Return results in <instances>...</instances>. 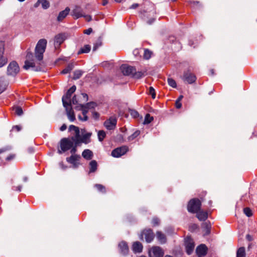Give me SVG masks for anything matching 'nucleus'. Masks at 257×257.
Returning <instances> with one entry per match:
<instances>
[{"label": "nucleus", "instance_id": "nucleus-22", "mask_svg": "<svg viewBox=\"0 0 257 257\" xmlns=\"http://www.w3.org/2000/svg\"><path fill=\"white\" fill-rule=\"evenodd\" d=\"M64 36L60 34L56 35L54 39V45L55 48L58 47L64 41Z\"/></svg>", "mask_w": 257, "mask_h": 257}, {"label": "nucleus", "instance_id": "nucleus-64", "mask_svg": "<svg viewBox=\"0 0 257 257\" xmlns=\"http://www.w3.org/2000/svg\"><path fill=\"white\" fill-rule=\"evenodd\" d=\"M107 3H108L107 0H103V3H102V5L103 6H105V5H106L107 4Z\"/></svg>", "mask_w": 257, "mask_h": 257}, {"label": "nucleus", "instance_id": "nucleus-33", "mask_svg": "<svg viewBox=\"0 0 257 257\" xmlns=\"http://www.w3.org/2000/svg\"><path fill=\"white\" fill-rule=\"evenodd\" d=\"M245 248L244 247H240L237 251L236 257H245Z\"/></svg>", "mask_w": 257, "mask_h": 257}, {"label": "nucleus", "instance_id": "nucleus-2", "mask_svg": "<svg viewBox=\"0 0 257 257\" xmlns=\"http://www.w3.org/2000/svg\"><path fill=\"white\" fill-rule=\"evenodd\" d=\"M74 144V140L71 138L62 139L60 142L61 150L58 151V153L61 154L62 153L70 150L73 147Z\"/></svg>", "mask_w": 257, "mask_h": 257}, {"label": "nucleus", "instance_id": "nucleus-57", "mask_svg": "<svg viewBox=\"0 0 257 257\" xmlns=\"http://www.w3.org/2000/svg\"><path fill=\"white\" fill-rule=\"evenodd\" d=\"M246 238L248 241H251L252 240V236L249 234H247L246 236Z\"/></svg>", "mask_w": 257, "mask_h": 257}, {"label": "nucleus", "instance_id": "nucleus-7", "mask_svg": "<svg viewBox=\"0 0 257 257\" xmlns=\"http://www.w3.org/2000/svg\"><path fill=\"white\" fill-rule=\"evenodd\" d=\"M19 66L15 61L11 62L7 68V74L8 75L15 76L19 73Z\"/></svg>", "mask_w": 257, "mask_h": 257}, {"label": "nucleus", "instance_id": "nucleus-16", "mask_svg": "<svg viewBox=\"0 0 257 257\" xmlns=\"http://www.w3.org/2000/svg\"><path fill=\"white\" fill-rule=\"evenodd\" d=\"M80 159V155H71V157L66 158L67 161L73 165V168L78 167L79 163L78 161Z\"/></svg>", "mask_w": 257, "mask_h": 257}, {"label": "nucleus", "instance_id": "nucleus-10", "mask_svg": "<svg viewBox=\"0 0 257 257\" xmlns=\"http://www.w3.org/2000/svg\"><path fill=\"white\" fill-rule=\"evenodd\" d=\"M117 119L114 116H111L109 119L106 120L104 122V125L108 130H114L116 125Z\"/></svg>", "mask_w": 257, "mask_h": 257}, {"label": "nucleus", "instance_id": "nucleus-1", "mask_svg": "<svg viewBox=\"0 0 257 257\" xmlns=\"http://www.w3.org/2000/svg\"><path fill=\"white\" fill-rule=\"evenodd\" d=\"M47 43L46 39H40L36 46L34 55L31 52H27L23 67L25 69L32 68L36 71L42 70L44 66L43 54L45 51Z\"/></svg>", "mask_w": 257, "mask_h": 257}, {"label": "nucleus", "instance_id": "nucleus-11", "mask_svg": "<svg viewBox=\"0 0 257 257\" xmlns=\"http://www.w3.org/2000/svg\"><path fill=\"white\" fill-rule=\"evenodd\" d=\"M128 151L126 146H122L113 150L111 152V155L115 158H118L124 155Z\"/></svg>", "mask_w": 257, "mask_h": 257}, {"label": "nucleus", "instance_id": "nucleus-46", "mask_svg": "<svg viewBox=\"0 0 257 257\" xmlns=\"http://www.w3.org/2000/svg\"><path fill=\"white\" fill-rule=\"evenodd\" d=\"M131 114L133 117H134L135 118H137L139 116V114L138 112V111H137L136 110H131Z\"/></svg>", "mask_w": 257, "mask_h": 257}, {"label": "nucleus", "instance_id": "nucleus-63", "mask_svg": "<svg viewBox=\"0 0 257 257\" xmlns=\"http://www.w3.org/2000/svg\"><path fill=\"white\" fill-rule=\"evenodd\" d=\"M22 186H19L17 187V190L19 191H21V189H22Z\"/></svg>", "mask_w": 257, "mask_h": 257}, {"label": "nucleus", "instance_id": "nucleus-29", "mask_svg": "<svg viewBox=\"0 0 257 257\" xmlns=\"http://www.w3.org/2000/svg\"><path fill=\"white\" fill-rule=\"evenodd\" d=\"M157 238L158 240L161 243H164L166 241V238L165 235L160 231L157 232Z\"/></svg>", "mask_w": 257, "mask_h": 257}, {"label": "nucleus", "instance_id": "nucleus-48", "mask_svg": "<svg viewBox=\"0 0 257 257\" xmlns=\"http://www.w3.org/2000/svg\"><path fill=\"white\" fill-rule=\"evenodd\" d=\"M71 104H77V102H78V100L77 99V97H76V95H74L72 100H71Z\"/></svg>", "mask_w": 257, "mask_h": 257}, {"label": "nucleus", "instance_id": "nucleus-58", "mask_svg": "<svg viewBox=\"0 0 257 257\" xmlns=\"http://www.w3.org/2000/svg\"><path fill=\"white\" fill-rule=\"evenodd\" d=\"M154 21H155V19H153V18H152V19H151L149 20L147 22V23H148V24H149V25H151V24H152L153 23H154Z\"/></svg>", "mask_w": 257, "mask_h": 257}, {"label": "nucleus", "instance_id": "nucleus-34", "mask_svg": "<svg viewBox=\"0 0 257 257\" xmlns=\"http://www.w3.org/2000/svg\"><path fill=\"white\" fill-rule=\"evenodd\" d=\"M154 119L153 116H151L150 114L148 113L146 115L143 123L147 124L151 122Z\"/></svg>", "mask_w": 257, "mask_h": 257}, {"label": "nucleus", "instance_id": "nucleus-56", "mask_svg": "<svg viewBox=\"0 0 257 257\" xmlns=\"http://www.w3.org/2000/svg\"><path fill=\"white\" fill-rule=\"evenodd\" d=\"M139 6L138 4H134L130 7L131 9H136Z\"/></svg>", "mask_w": 257, "mask_h": 257}, {"label": "nucleus", "instance_id": "nucleus-47", "mask_svg": "<svg viewBox=\"0 0 257 257\" xmlns=\"http://www.w3.org/2000/svg\"><path fill=\"white\" fill-rule=\"evenodd\" d=\"M152 223L154 226H157L159 223V220L157 218H154L152 220Z\"/></svg>", "mask_w": 257, "mask_h": 257}, {"label": "nucleus", "instance_id": "nucleus-27", "mask_svg": "<svg viewBox=\"0 0 257 257\" xmlns=\"http://www.w3.org/2000/svg\"><path fill=\"white\" fill-rule=\"evenodd\" d=\"M82 157L86 160L91 159L93 153L91 151L88 149H86L83 151L82 154Z\"/></svg>", "mask_w": 257, "mask_h": 257}, {"label": "nucleus", "instance_id": "nucleus-39", "mask_svg": "<svg viewBox=\"0 0 257 257\" xmlns=\"http://www.w3.org/2000/svg\"><path fill=\"white\" fill-rule=\"evenodd\" d=\"M168 83L170 86L173 88H176L177 86L176 81L171 78H168Z\"/></svg>", "mask_w": 257, "mask_h": 257}, {"label": "nucleus", "instance_id": "nucleus-60", "mask_svg": "<svg viewBox=\"0 0 257 257\" xmlns=\"http://www.w3.org/2000/svg\"><path fill=\"white\" fill-rule=\"evenodd\" d=\"M59 165L60 166V167L63 169H65L66 167H64V166L63 165V164L62 162L61 163H59Z\"/></svg>", "mask_w": 257, "mask_h": 257}, {"label": "nucleus", "instance_id": "nucleus-40", "mask_svg": "<svg viewBox=\"0 0 257 257\" xmlns=\"http://www.w3.org/2000/svg\"><path fill=\"white\" fill-rule=\"evenodd\" d=\"M140 135V132L138 131L134 132L132 135L128 137V141H131L135 139Z\"/></svg>", "mask_w": 257, "mask_h": 257}, {"label": "nucleus", "instance_id": "nucleus-3", "mask_svg": "<svg viewBox=\"0 0 257 257\" xmlns=\"http://www.w3.org/2000/svg\"><path fill=\"white\" fill-rule=\"evenodd\" d=\"M96 103L94 102H90L87 103L86 105H80L81 109L82 111V115L83 117L81 115L78 116V118L80 120L82 121H86L88 119V117L86 115L87 112L89 109L94 108L96 106Z\"/></svg>", "mask_w": 257, "mask_h": 257}, {"label": "nucleus", "instance_id": "nucleus-51", "mask_svg": "<svg viewBox=\"0 0 257 257\" xmlns=\"http://www.w3.org/2000/svg\"><path fill=\"white\" fill-rule=\"evenodd\" d=\"M82 17H84L86 21H87V22H90L92 20V18H91V16L90 15H83V16Z\"/></svg>", "mask_w": 257, "mask_h": 257}, {"label": "nucleus", "instance_id": "nucleus-25", "mask_svg": "<svg viewBox=\"0 0 257 257\" xmlns=\"http://www.w3.org/2000/svg\"><path fill=\"white\" fill-rule=\"evenodd\" d=\"M143 249L142 244L139 241L135 242L132 246V250L135 253H140Z\"/></svg>", "mask_w": 257, "mask_h": 257}, {"label": "nucleus", "instance_id": "nucleus-13", "mask_svg": "<svg viewBox=\"0 0 257 257\" xmlns=\"http://www.w3.org/2000/svg\"><path fill=\"white\" fill-rule=\"evenodd\" d=\"M69 131L71 133V134L73 135V136L72 137L71 139L74 140L75 143L80 136L79 128L78 127L74 125H70L69 127Z\"/></svg>", "mask_w": 257, "mask_h": 257}, {"label": "nucleus", "instance_id": "nucleus-53", "mask_svg": "<svg viewBox=\"0 0 257 257\" xmlns=\"http://www.w3.org/2000/svg\"><path fill=\"white\" fill-rule=\"evenodd\" d=\"M92 116L94 118V119H97L99 116V115L98 114V113H97V112H95V111H92Z\"/></svg>", "mask_w": 257, "mask_h": 257}, {"label": "nucleus", "instance_id": "nucleus-35", "mask_svg": "<svg viewBox=\"0 0 257 257\" xmlns=\"http://www.w3.org/2000/svg\"><path fill=\"white\" fill-rule=\"evenodd\" d=\"M98 140L102 142L106 136L105 132L103 131H99L97 133Z\"/></svg>", "mask_w": 257, "mask_h": 257}, {"label": "nucleus", "instance_id": "nucleus-15", "mask_svg": "<svg viewBox=\"0 0 257 257\" xmlns=\"http://www.w3.org/2000/svg\"><path fill=\"white\" fill-rule=\"evenodd\" d=\"M182 79L188 83L192 84L195 81L196 77L193 74L187 71L184 72Z\"/></svg>", "mask_w": 257, "mask_h": 257}, {"label": "nucleus", "instance_id": "nucleus-18", "mask_svg": "<svg viewBox=\"0 0 257 257\" xmlns=\"http://www.w3.org/2000/svg\"><path fill=\"white\" fill-rule=\"evenodd\" d=\"M66 111V114L68 119L70 121H73L75 119V116L74 111L72 108L71 105H66L64 107Z\"/></svg>", "mask_w": 257, "mask_h": 257}, {"label": "nucleus", "instance_id": "nucleus-28", "mask_svg": "<svg viewBox=\"0 0 257 257\" xmlns=\"http://www.w3.org/2000/svg\"><path fill=\"white\" fill-rule=\"evenodd\" d=\"M8 83L4 78H0V94L6 89Z\"/></svg>", "mask_w": 257, "mask_h": 257}, {"label": "nucleus", "instance_id": "nucleus-43", "mask_svg": "<svg viewBox=\"0 0 257 257\" xmlns=\"http://www.w3.org/2000/svg\"><path fill=\"white\" fill-rule=\"evenodd\" d=\"M95 187L97 188V189L102 193H104L105 192V187L100 184H96L95 185Z\"/></svg>", "mask_w": 257, "mask_h": 257}, {"label": "nucleus", "instance_id": "nucleus-17", "mask_svg": "<svg viewBox=\"0 0 257 257\" xmlns=\"http://www.w3.org/2000/svg\"><path fill=\"white\" fill-rule=\"evenodd\" d=\"M144 237L146 242H151L154 239V235L151 229L144 230L142 234Z\"/></svg>", "mask_w": 257, "mask_h": 257}, {"label": "nucleus", "instance_id": "nucleus-42", "mask_svg": "<svg viewBox=\"0 0 257 257\" xmlns=\"http://www.w3.org/2000/svg\"><path fill=\"white\" fill-rule=\"evenodd\" d=\"M243 212L247 217H250L252 215V211L248 207L244 208L243 209Z\"/></svg>", "mask_w": 257, "mask_h": 257}, {"label": "nucleus", "instance_id": "nucleus-32", "mask_svg": "<svg viewBox=\"0 0 257 257\" xmlns=\"http://www.w3.org/2000/svg\"><path fill=\"white\" fill-rule=\"evenodd\" d=\"M74 68V64L73 63H70L68 65V66L64 69L61 73L63 74H67L69 73Z\"/></svg>", "mask_w": 257, "mask_h": 257}, {"label": "nucleus", "instance_id": "nucleus-4", "mask_svg": "<svg viewBox=\"0 0 257 257\" xmlns=\"http://www.w3.org/2000/svg\"><path fill=\"white\" fill-rule=\"evenodd\" d=\"M92 135V133L90 132H87L85 130H81V135L79 136L77 140L75 141L76 145H79L81 143H84L87 144L91 141L90 137Z\"/></svg>", "mask_w": 257, "mask_h": 257}, {"label": "nucleus", "instance_id": "nucleus-8", "mask_svg": "<svg viewBox=\"0 0 257 257\" xmlns=\"http://www.w3.org/2000/svg\"><path fill=\"white\" fill-rule=\"evenodd\" d=\"M164 254L163 250L159 246H154L149 251L150 257H162Z\"/></svg>", "mask_w": 257, "mask_h": 257}, {"label": "nucleus", "instance_id": "nucleus-21", "mask_svg": "<svg viewBox=\"0 0 257 257\" xmlns=\"http://www.w3.org/2000/svg\"><path fill=\"white\" fill-rule=\"evenodd\" d=\"M118 248L120 253L123 255L126 254L128 252L127 244L124 241H121L118 244Z\"/></svg>", "mask_w": 257, "mask_h": 257}, {"label": "nucleus", "instance_id": "nucleus-50", "mask_svg": "<svg viewBox=\"0 0 257 257\" xmlns=\"http://www.w3.org/2000/svg\"><path fill=\"white\" fill-rule=\"evenodd\" d=\"M92 32V28H90L88 29H86V30H85L83 32V33L85 34H86V35H89Z\"/></svg>", "mask_w": 257, "mask_h": 257}, {"label": "nucleus", "instance_id": "nucleus-37", "mask_svg": "<svg viewBox=\"0 0 257 257\" xmlns=\"http://www.w3.org/2000/svg\"><path fill=\"white\" fill-rule=\"evenodd\" d=\"M83 72L81 70H75L74 72L73 78L74 79H79L82 75Z\"/></svg>", "mask_w": 257, "mask_h": 257}, {"label": "nucleus", "instance_id": "nucleus-45", "mask_svg": "<svg viewBox=\"0 0 257 257\" xmlns=\"http://www.w3.org/2000/svg\"><path fill=\"white\" fill-rule=\"evenodd\" d=\"M77 145H76L75 143H74L73 147L70 149V153L72 154V155H76L75 153L77 151L76 147Z\"/></svg>", "mask_w": 257, "mask_h": 257}, {"label": "nucleus", "instance_id": "nucleus-41", "mask_svg": "<svg viewBox=\"0 0 257 257\" xmlns=\"http://www.w3.org/2000/svg\"><path fill=\"white\" fill-rule=\"evenodd\" d=\"M144 76V73L142 72L139 71L136 72L135 71V73L133 74V76L136 78H140Z\"/></svg>", "mask_w": 257, "mask_h": 257}, {"label": "nucleus", "instance_id": "nucleus-26", "mask_svg": "<svg viewBox=\"0 0 257 257\" xmlns=\"http://www.w3.org/2000/svg\"><path fill=\"white\" fill-rule=\"evenodd\" d=\"M197 213L196 216L200 221H204L208 217V213L206 211H198Z\"/></svg>", "mask_w": 257, "mask_h": 257}, {"label": "nucleus", "instance_id": "nucleus-20", "mask_svg": "<svg viewBox=\"0 0 257 257\" xmlns=\"http://www.w3.org/2000/svg\"><path fill=\"white\" fill-rule=\"evenodd\" d=\"M207 248L205 244H201L196 249V252L199 257L205 255L207 253Z\"/></svg>", "mask_w": 257, "mask_h": 257}, {"label": "nucleus", "instance_id": "nucleus-59", "mask_svg": "<svg viewBox=\"0 0 257 257\" xmlns=\"http://www.w3.org/2000/svg\"><path fill=\"white\" fill-rule=\"evenodd\" d=\"M139 50H138V49L135 50L134 51V55H135L136 56V55H138V54H139Z\"/></svg>", "mask_w": 257, "mask_h": 257}, {"label": "nucleus", "instance_id": "nucleus-38", "mask_svg": "<svg viewBox=\"0 0 257 257\" xmlns=\"http://www.w3.org/2000/svg\"><path fill=\"white\" fill-rule=\"evenodd\" d=\"M152 52L148 49H145L144 53V57L146 59H149L152 56Z\"/></svg>", "mask_w": 257, "mask_h": 257}, {"label": "nucleus", "instance_id": "nucleus-5", "mask_svg": "<svg viewBox=\"0 0 257 257\" xmlns=\"http://www.w3.org/2000/svg\"><path fill=\"white\" fill-rule=\"evenodd\" d=\"M201 202L198 199H193L191 200L188 204V210L191 213H196L200 210L201 207Z\"/></svg>", "mask_w": 257, "mask_h": 257}, {"label": "nucleus", "instance_id": "nucleus-49", "mask_svg": "<svg viewBox=\"0 0 257 257\" xmlns=\"http://www.w3.org/2000/svg\"><path fill=\"white\" fill-rule=\"evenodd\" d=\"M21 130V127L20 125H15L13 127L12 131H16L19 132Z\"/></svg>", "mask_w": 257, "mask_h": 257}, {"label": "nucleus", "instance_id": "nucleus-55", "mask_svg": "<svg viewBox=\"0 0 257 257\" xmlns=\"http://www.w3.org/2000/svg\"><path fill=\"white\" fill-rule=\"evenodd\" d=\"M67 128V126L66 124H63L61 127L60 128V130L61 131H64Z\"/></svg>", "mask_w": 257, "mask_h": 257}, {"label": "nucleus", "instance_id": "nucleus-24", "mask_svg": "<svg viewBox=\"0 0 257 257\" xmlns=\"http://www.w3.org/2000/svg\"><path fill=\"white\" fill-rule=\"evenodd\" d=\"M40 4H41L42 7L44 9H47L50 7L49 2L47 0H38L34 6L35 8H37Z\"/></svg>", "mask_w": 257, "mask_h": 257}, {"label": "nucleus", "instance_id": "nucleus-52", "mask_svg": "<svg viewBox=\"0 0 257 257\" xmlns=\"http://www.w3.org/2000/svg\"><path fill=\"white\" fill-rule=\"evenodd\" d=\"M203 225H205L206 228V234H209L210 233V225L207 224V223H203Z\"/></svg>", "mask_w": 257, "mask_h": 257}, {"label": "nucleus", "instance_id": "nucleus-9", "mask_svg": "<svg viewBox=\"0 0 257 257\" xmlns=\"http://www.w3.org/2000/svg\"><path fill=\"white\" fill-rule=\"evenodd\" d=\"M5 43L0 41V68L5 66L8 62L7 57L4 55Z\"/></svg>", "mask_w": 257, "mask_h": 257}, {"label": "nucleus", "instance_id": "nucleus-6", "mask_svg": "<svg viewBox=\"0 0 257 257\" xmlns=\"http://www.w3.org/2000/svg\"><path fill=\"white\" fill-rule=\"evenodd\" d=\"M76 87L75 85H73L66 93L62 97V102L64 107H66V105H71V96L72 94L75 91Z\"/></svg>", "mask_w": 257, "mask_h": 257}, {"label": "nucleus", "instance_id": "nucleus-19", "mask_svg": "<svg viewBox=\"0 0 257 257\" xmlns=\"http://www.w3.org/2000/svg\"><path fill=\"white\" fill-rule=\"evenodd\" d=\"M75 19H78L83 16L82 9L79 6H75L71 12Z\"/></svg>", "mask_w": 257, "mask_h": 257}, {"label": "nucleus", "instance_id": "nucleus-36", "mask_svg": "<svg viewBox=\"0 0 257 257\" xmlns=\"http://www.w3.org/2000/svg\"><path fill=\"white\" fill-rule=\"evenodd\" d=\"M13 110L15 111V113L19 116L22 115L23 113L22 108L19 106H14L13 107Z\"/></svg>", "mask_w": 257, "mask_h": 257}, {"label": "nucleus", "instance_id": "nucleus-44", "mask_svg": "<svg viewBox=\"0 0 257 257\" xmlns=\"http://www.w3.org/2000/svg\"><path fill=\"white\" fill-rule=\"evenodd\" d=\"M149 93L150 95H151V96L153 99L155 98V97H156L155 90L153 87H150L149 88Z\"/></svg>", "mask_w": 257, "mask_h": 257}, {"label": "nucleus", "instance_id": "nucleus-30", "mask_svg": "<svg viewBox=\"0 0 257 257\" xmlns=\"http://www.w3.org/2000/svg\"><path fill=\"white\" fill-rule=\"evenodd\" d=\"M91 50V46L89 45H85L81 48L79 51L78 52V54H80L82 53H88L90 52Z\"/></svg>", "mask_w": 257, "mask_h": 257}, {"label": "nucleus", "instance_id": "nucleus-12", "mask_svg": "<svg viewBox=\"0 0 257 257\" xmlns=\"http://www.w3.org/2000/svg\"><path fill=\"white\" fill-rule=\"evenodd\" d=\"M185 245L187 254H191L194 248V244L193 239L190 237H187L185 239Z\"/></svg>", "mask_w": 257, "mask_h": 257}, {"label": "nucleus", "instance_id": "nucleus-62", "mask_svg": "<svg viewBox=\"0 0 257 257\" xmlns=\"http://www.w3.org/2000/svg\"><path fill=\"white\" fill-rule=\"evenodd\" d=\"M13 158H14V156H8V157L7 158V160H10L12 159Z\"/></svg>", "mask_w": 257, "mask_h": 257}, {"label": "nucleus", "instance_id": "nucleus-31", "mask_svg": "<svg viewBox=\"0 0 257 257\" xmlns=\"http://www.w3.org/2000/svg\"><path fill=\"white\" fill-rule=\"evenodd\" d=\"M90 170L89 173H92L95 172L97 169V162L95 160L91 161L90 163Z\"/></svg>", "mask_w": 257, "mask_h": 257}, {"label": "nucleus", "instance_id": "nucleus-61", "mask_svg": "<svg viewBox=\"0 0 257 257\" xmlns=\"http://www.w3.org/2000/svg\"><path fill=\"white\" fill-rule=\"evenodd\" d=\"M183 97V95H180L179 98L176 100L177 101H181Z\"/></svg>", "mask_w": 257, "mask_h": 257}, {"label": "nucleus", "instance_id": "nucleus-23", "mask_svg": "<svg viewBox=\"0 0 257 257\" xmlns=\"http://www.w3.org/2000/svg\"><path fill=\"white\" fill-rule=\"evenodd\" d=\"M70 12V9L68 7L66 8V9L60 12L57 17V21L59 22L62 21L64 18L66 17V16L68 15Z\"/></svg>", "mask_w": 257, "mask_h": 257}, {"label": "nucleus", "instance_id": "nucleus-14", "mask_svg": "<svg viewBox=\"0 0 257 257\" xmlns=\"http://www.w3.org/2000/svg\"><path fill=\"white\" fill-rule=\"evenodd\" d=\"M120 69L124 75H133L136 71V69L134 67L127 65H122Z\"/></svg>", "mask_w": 257, "mask_h": 257}, {"label": "nucleus", "instance_id": "nucleus-54", "mask_svg": "<svg viewBox=\"0 0 257 257\" xmlns=\"http://www.w3.org/2000/svg\"><path fill=\"white\" fill-rule=\"evenodd\" d=\"M175 104H176V107L177 108H180L182 106V104L180 102V101H176V102H175Z\"/></svg>", "mask_w": 257, "mask_h": 257}]
</instances>
